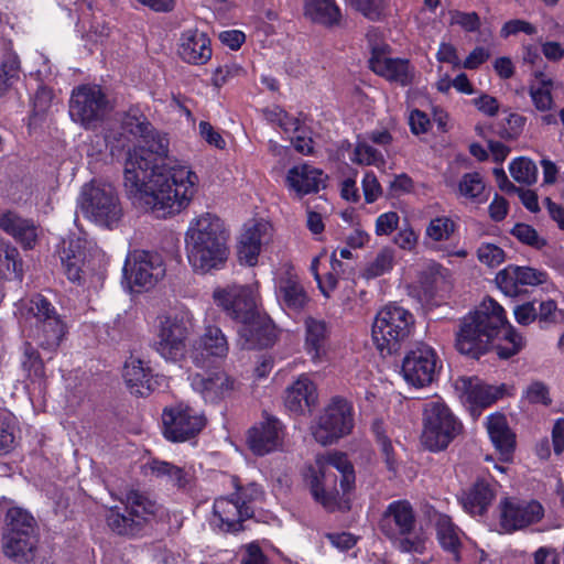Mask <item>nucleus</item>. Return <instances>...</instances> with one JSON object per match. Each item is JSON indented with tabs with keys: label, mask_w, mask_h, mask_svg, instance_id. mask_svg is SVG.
<instances>
[{
	"label": "nucleus",
	"mask_w": 564,
	"mask_h": 564,
	"mask_svg": "<svg viewBox=\"0 0 564 564\" xmlns=\"http://www.w3.org/2000/svg\"><path fill=\"white\" fill-rule=\"evenodd\" d=\"M122 129L143 141L129 152L124 164V188L135 206L166 218L184 210L193 199L198 176L183 164L160 165L169 142L155 133L139 107H130L121 118Z\"/></svg>",
	"instance_id": "obj_1"
},
{
	"label": "nucleus",
	"mask_w": 564,
	"mask_h": 564,
	"mask_svg": "<svg viewBox=\"0 0 564 564\" xmlns=\"http://www.w3.org/2000/svg\"><path fill=\"white\" fill-rule=\"evenodd\" d=\"M503 329V343L494 346L500 359H509L523 347V337L508 323L503 307L495 300H485L471 314L464 317L456 334V348L460 354L479 358L491 340Z\"/></svg>",
	"instance_id": "obj_2"
},
{
	"label": "nucleus",
	"mask_w": 564,
	"mask_h": 564,
	"mask_svg": "<svg viewBox=\"0 0 564 564\" xmlns=\"http://www.w3.org/2000/svg\"><path fill=\"white\" fill-rule=\"evenodd\" d=\"M228 235L223 220L205 213L194 218L185 232V248L189 264L197 273H209L224 268L228 260Z\"/></svg>",
	"instance_id": "obj_3"
},
{
	"label": "nucleus",
	"mask_w": 564,
	"mask_h": 564,
	"mask_svg": "<svg viewBox=\"0 0 564 564\" xmlns=\"http://www.w3.org/2000/svg\"><path fill=\"white\" fill-rule=\"evenodd\" d=\"M334 469L340 474L343 492H348L355 484V471L344 453L332 452L318 455L315 464L310 466L305 474V480L314 500L328 510L336 507L339 497L337 475L333 471Z\"/></svg>",
	"instance_id": "obj_4"
},
{
	"label": "nucleus",
	"mask_w": 564,
	"mask_h": 564,
	"mask_svg": "<svg viewBox=\"0 0 564 564\" xmlns=\"http://www.w3.org/2000/svg\"><path fill=\"white\" fill-rule=\"evenodd\" d=\"M382 534L401 553L424 554L429 538L422 529L416 530V514L413 506L405 499L388 505L379 522Z\"/></svg>",
	"instance_id": "obj_5"
},
{
	"label": "nucleus",
	"mask_w": 564,
	"mask_h": 564,
	"mask_svg": "<svg viewBox=\"0 0 564 564\" xmlns=\"http://www.w3.org/2000/svg\"><path fill=\"white\" fill-rule=\"evenodd\" d=\"M120 501L123 509L118 506L110 507L105 516L108 528L118 535L139 534L159 510L154 500L135 489L127 491Z\"/></svg>",
	"instance_id": "obj_6"
},
{
	"label": "nucleus",
	"mask_w": 564,
	"mask_h": 564,
	"mask_svg": "<svg viewBox=\"0 0 564 564\" xmlns=\"http://www.w3.org/2000/svg\"><path fill=\"white\" fill-rule=\"evenodd\" d=\"M422 424L421 442L432 452L447 448L463 431L462 422L441 400H430L424 403Z\"/></svg>",
	"instance_id": "obj_7"
},
{
	"label": "nucleus",
	"mask_w": 564,
	"mask_h": 564,
	"mask_svg": "<svg viewBox=\"0 0 564 564\" xmlns=\"http://www.w3.org/2000/svg\"><path fill=\"white\" fill-rule=\"evenodd\" d=\"M79 208L86 218L107 228L116 227L123 215L116 188L99 181H91L83 186Z\"/></svg>",
	"instance_id": "obj_8"
},
{
	"label": "nucleus",
	"mask_w": 564,
	"mask_h": 564,
	"mask_svg": "<svg viewBox=\"0 0 564 564\" xmlns=\"http://www.w3.org/2000/svg\"><path fill=\"white\" fill-rule=\"evenodd\" d=\"M194 332V317L187 310L159 318L155 351L166 361L178 362L187 352V340Z\"/></svg>",
	"instance_id": "obj_9"
},
{
	"label": "nucleus",
	"mask_w": 564,
	"mask_h": 564,
	"mask_svg": "<svg viewBox=\"0 0 564 564\" xmlns=\"http://www.w3.org/2000/svg\"><path fill=\"white\" fill-rule=\"evenodd\" d=\"M413 315L401 306L387 305L380 310L372 324V340L382 356L395 354L409 337Z\"/></svg>",
	"instance_id": "obj_10"
},
{
	"label": "nucleus",
	"mask_w": 564,
	"mask_h": 564,
	"mask_svg": "<svg viewBox=\"0 0 564 564\" xmlns=\"http://www.w3.org/2000/svg\"><path fill=\"white\" fill-rule=\"evenodd\" d=\"M28 314L34 319L37 344L44 349H56L66 334V325L54 305L43 295L36 294L30 300Z\"/></svg>",
	"instance_id": "obj_11"
},
{
	"label": "nucleus",
	"mask_w": 564,
	"mask_h": 564,
	"mask_svg": "<svg viewBox=\"0 0 564 564\" xmlns=\"http://www.w3.org/2000/svg\"><path fill=\"white\" fill-rule=\"evenodd\" d=\"M109 111V101L97 85H83L73 90L69 116L85 129L96 128Z\"/></svg>",
	"instance_id": "obj_12"
},
{
	"label": "nucleus",
	"mask_w": 564,
	"mask_h": 564,
	"mask_svg": "<svg viewBox=\"0 0 564 564\" xmlns=\"http://www.w3.org/2000/svg\"><path fill=\"white\" fill-rule=\"evenodd\" d=\"M354 426L352 408L341 398L334 397L318 417L313 430L314 438L323 444H332L338 438L349 434Z\"/></svg>",
	"instance_id": "obj_13"
},
{
	"label": "nucleus",
	"mask_w": 564,
	"mask_h": 564,
	"mask_svg": "<svg viewBox=\"0 0 564 564\" xmlns=\"http://www.w3.org/2000/svg\"><path fill=\"white\" fill-rule=\"evenodd\" d=\"M441 368L436 351L427 345H420L404 356L401 373L410 386L423 388L436 379Z\"/></svg>",
	"instance_id": "obj_14"
},
{
	"label": "nucleus",
	"mask_w": 564,
	"mask_h": 564,
	"mask_svg": "<svg viewBox=\"0 0 564 564\" xmlns=\"http://www.w3.org/2000/svg\"><path fill=\"white\" fill-rule=\"evenodd\" d=\"M165 264L160 254L144 250L130 253L123 265V276L130 286L150 290L165 275Z\"/></svg>",
	"instance_id": "obj_15"
},
{
	"label": "nucleus",
	"mask_w": 564,
	"mask_h": 564,
	"mask_svg": "<svg viewBox=\"0 0 564 564\" xmlns=\"http://www.w3.org/2000/svg\"><path fill=\"white\" fill-rule=\"evenodd\" d=\"M162 423L165 438L181 443L197 436L206 417L188 405L177 404L163 410Z\"/></svg>",
	"instance_id": "obj_16"
},
{
	"label": "nucleus",
	"mask_w": 564,
	"mask_h": 564,
	"mask_svg": "<svg viewBox=\"0 0 564 564\" xmlns=\"http://www.w3.org/2000/svg\"><path fill=\"white\" fill-rule=\"evenodd\" d=\"M214 302L237 322L248 321L258 312V283L253 285H229L213 293Z\"/></svg>",
	"instance_id": "obj_17"
},
{
	"label": "nucleus",
	"mask_w": 564,
	"mask_h": 564,
	"mask_svg": "<svg viewBox=\"0 0 564 564\" xmlns=\"http://www.w3.org/2000/svg\"><path fill=\"white\" fill-rule=\"evenodd\" d=\"M454 387L460 401L475 419L480 415L482 409L490 406L503 395V386H489L477 377H459L455 380Z\"/></svg>",
	"instance_id": "obj_18"
},
{
	"label": "nucleus",
	"mask_w": 564,
	"mask_h": 564,
	"mask_svg": "<svg viewBox=\"0 0 564 564\" xmlns=\"http://www.w3.org/2000/svg\"><path fill=\"white\" fill-rule=\"evenodd\" d=\"M253 516L247 500L240 502L235 495L215 500L212 524L223 532L235 533L245 529L243 522Z\"/></svg>",
	"instance_id": "obj_19"
},
{
	"label": "nucleus",
	"mask_w": 564,
	"mask_h": 564,
	"mask_svg": "<svg viewBox=\"0 0 564 564\" xmlns=\"http://www.w3.org/2000/svg\"><path fill=\"white\" fill-rule=\"evenodd\" d=\"M543 507L538 501H521L507 498L500 503V524L508 531H516L540 521Z\"/></svg>",
	"instance_id": "obj_20"
},
{
	"label": "nucleus",
	"mask_w": 564,
	"mask_h": 564,
	"mask_svg": "<svg viewBox=\"0 0 564 564\" xmlns=\"http://www.w3.org/2000/svg\"><path fill=\"white\" fill-rule=\"evenodd\" d=\"M191 384L209 403H218L229 398L238 387L237 380L224 370L195 373L191 378Z\"/></svg>",
	"instance_id": "obj_21"
},
{
	"label": "nucleus",
	"mask_w": 564,
	"mask_h": 564,
	"mask_svg": "<svg viewBox=\"0 0 564 564\" xmlns=\"http://www.w3.org/2000/svg\"><path fill=\"white\" fill-rule=\"evenodd\" d=\"M547 281L544 271L509 264L496 275L498 288L508 296H518L522 286H536Z\"/></svg>",
	"instance_id": "obj_22"
},
{
	"label": "nucleus",
	"mask_w": 564,
	"mask_h": 564,
	"mask_svg": "<svg viewBox=\"0 0 564 564\" xmlns=\"http://www.w3.org/2000/svg\"><path fill=\"white\" fill-rule=\"evenodd\" d=\"M282 436V423L274 416H267L249 430L247 441L253 454L263 456L281 445Z\"/></svg>",
	"instance_id": "obj_23"
},
{
	"label": "nucleus",
	"mask_w": 564,
	"mask_h": 564,
	"mask_svg": "<svg viewBox=\"0 0 564 564\" xmlns=\"http://www.w3.org/2000/svg\"><path fill=\"white\" fill-rule=\"evenodd\" d=\"M275 292L280 304L290 311L300 312L308 302V295L293 268L289 267L279 274Z\"/></svg>",
	"instance_id": "obj_24"
},
{
	"label": "nucleus",
	"mask_w": 564,
	"mask_h": 564,
	"mask_svg": "<svg viewBox=\"0 0 564 564\" xmlns=\"http://www.w3.org/2000/svg\"><path fill=\"white\" fill-rule=\"evenodd\" d=\"M238 334L243 349L268 347L273 344L274 334L270 318L260 311L248 321L240 322Z\"/></svg>",
	"instance_id": "obj_25"
},
{
	"label": "nucleus",
	"mask_w": 564,
	"mask_h": 564,
	"mask_svg": "<svg viewBox=\"0 0 564 564\" xmlns=\"http://www.w3.org/2000/svg\"><path fill=\"white\" fill-rule=\"evenodd\" d=\"M316 402V386L306 375H301L285 389L284 405L293 414L304 415L311 413Z\"/></svg>",
	"instance_id": "obj_26"
},
{
	"label": "nucleus",
	"mask_w": 564,
	"mask_h": 564,
	"mask_svg": "<svg viewBox=\"0 0 564 564\" xmlns=\"http://www.w3.org/2000/svg\"><path fill=\"white\" fill-rule=\"evenodd\" d=\"M212 53L210 40L205 32L193 29L182 33L178 55L184 62L202 65L210 59Z\"/></svg>",
	"instance_id": "obj_27"
},
{
	"label": "nucleus",
	"mask_w": 564,
	"mask_h": 564,
	"mask_svg": "<svg viewBox=\"0 0 564 564\" xmlns=\"http://www.w3.org/2000/svg\"><path fill=\"white\" fill-rule=\"evenodd\" d=\"M0 229L10 235L24 249H33L37 240V227L32 219L13 210H0Z\"/></svg>",
	"instance_id": "obj_28"
},
{
	"label": "nucleus",
	"mask_w": 564,
	"mask_h": 564,
	"mask_svg": "<svg viewBox=\"0 0 564 564\" xmlns=\"http://www.w3.org/2000/svg\"><path fill=\"white\" fill-rule=\"evenodd\" d=\"M228 351L229 344L223 330L209 325L194 345L192 358L197 366H204L205 357L225 358Z\"/></svg>",
	"instance_id": "obj_29"
},
{
	"label": "nucleus",
	"mask_w": 564,
	"mask_h": 564,
	"mask_svg": "<svg viewBox=\"0 0 564 564\" xmlns=\"http://www.w3.org/2000/svg\"><path fill=\"white\" fill-rule=\"evenodd\" d=\"M369 66L376 74L402 86L409 85L412 80V72L406 59L388 57L377 48L372 51Z\"/></svg>",
	"instance_id": "obj_30"
},
{
	"label": "nucleus",
	"mask_w": 564,
	"mask_h": 564,
	"mask_svg": "<svg viewBox=\"0 0 564 564\" xmlns=\"http://www.w3.org/2000/svg\"><path fill=\"white\" fill-rule=\"evenodd\" d=\"M496 497L491 480L479 478L460 497L463 508L473 516H482Z\"/></svg>",
	"instance_id": "obj_31"
},
{
	"label": "nucleus",
	"mask_w": 564,
	"mask_h": 564,
	"mask_svg": "<svg viewBox=\"0 0 564 564\" xmlns=\"http://www.w3.org/2000/svg\"><path fill=\"white\" fill-rule=\"evenodd\" d=\"M123 379L131 393L145 397L154 389V379L150 367L138 357L131 356L123 367Z\"/></svg>",
	"instance_id": "obj_32"
},
{
	"label": "nucleus",
	"mask_w": 564,
	"mask_h": 564,
	"mask_svg": "<svg viewBox=\"0 0 564 564\" xmlns=\"http://www.w3.org/2000/svg\"><path fill=\"white\" fill-rule=\"evenodd\" d=\"M286 183L299 196L317 193L325 187L323 172L307 164L290 169Z\"/></svg>",
	"instance_id": "obj_33"
},
{
	"label": "nucleus",
	"mask_w": 564,
	"mask_h": 564,
	"mask_svg": "<svg viewBox=\"0 0 564 564\" xmlns=\"http://www.w3.org/2000/svg\"><path fill=\"white\" fill-rule=\"evenodd\" d=\"M304 15L311 22L328 29L343 24V12L336 0H304Z\"/></svg>",
	"instance_id": "obj_34"
},
{
	"label": "nucleus",
	"mask_w": 564,
	"mask_h": 564,
	"mask_svg": "<svg viewBox=\"0 0 564 564\" xmlns=\"http://www.w3.org/2000/svg\"><path fill=\"white\" fill-rule=\"evenodd\" d=\"M37 544L36 535H28L14 532H3L2 550L7 557L19 562L28 563L33 560Z\"/></svg>",
	"instance_id": "obj_35"
},
{
	"label": "nucleus",
	"mask_w": 564,
	"mask_h": 564,
	"mask_svg": "<svg viewBox=\"0 0 564 564\" xmlns=\"http://www.w3.org/2000/svg\"><path fill=\"white\" fill-rule=\"evenodd\" d=\"M487 431L496 449L508 459L514 449L516 436L506 416L501 413L490 414L487 417Z\"/></svg>",
	"instance_id": "obj_36"
},
{
	"label": "nucleus",
	"mask_w": 564,
	"mask_h": 564,
	"mask_svg": "<svg viewBox=\"0 0 564 564\" xmlns=\"http://www.w3.org/2000/svg\"><path fill=\"white\" fill-rule=\"evenodd\" d=\"M61 261L67 279L72 282L82 283L85 274V250L79 239L64 241Z\"/></svg>",
	"instance_id": "obj_37"
},
{
	"label": "nucleus",
	"mask_w": 564,
	"mask_h": 564,
	"mask_svg": "<svg viewBox=\"0 0 564 564\" xmlns=\"http://www.w3.org/2000/svg\"><path fill=\"white\" fill-rule=\"evenodd\" d=\"M264 229L265 225L256 224L241 234L237 246V254L241 263L250 267L257 264Z\"/></svg>",
	"instance_id": "obj_38"
},
{
	"label": "nucleus",
	"mask_w": 564,
	"mask_h": 564,
	"mask_svg": "<svg viewBox=\"0 0 564 564\" xmlns=\"http://www.w3.org/2000/svg\"><path fill=\"white\" fill-rule=\"evenodd\" d=\"M436 539L441 547L451 553L456 561L459 560L462 547L460 529L452 521L447 514H436L434 520Z\"/></svg>",
	"instance_id": "obj_39"
},
{
	"label": "nucleus",
	"mask_w": 564,
	"mask_h": 564,
	"mask_svg": "<svg viewBox=\"0 0 564 564\" xmlns=\"http://www.w3.org/2000/svg\"><path fill=\"white\" fill-rule=\"evenodd\" d=\"M326 324L310 318L306 321L305 347L314 362H318L326 354Z\"/></svg>",
	"instance_id": "obj_40"
},
{
	"label": "nucleus",
	"mask_w": 564,
	"mask_h": 564,
	"mask_svg": "<svg viewBox=\"0 0 564 564\" xmlns=\"http://www.w3.org/2000/svg\"><path fill=\"white\" fill-rule=\"evenodd\" d=\"M150 470L153 476L161 478L180 489H185L189 486L192 480L189 471L164 460H152L150 463Z\"/></svg>",
	"instance_id": "obj_41"
},
{
	"label": "nucleus",
	"mask_w": 564,
	"mask_h": 564,
	"mask_svg": "<svg viewBox=\"0 0 564 564\" xmlns=\"http://www.w3.org/2000/svg\"><path fill=\"white\" fill-rule=\"evenodd\" d=\"M6 532H17L28 535L35 534V520L30 512L22 508H11L6 514Z\"/></svg>",
	"instance_id": "obj_42"
},
{
	"label": "nucleus",
	"mask_w": 564,
	"mask_h": 564,
	"mask_svg": "<svg viewBox=\"0 0 564 564\" xmlns=\"http://www.w3.org/2000/svg\"><path fill=\"white\" fill-rule=\"evenodd\" d=\"M20 59L13 52L3 55L0 63V97L4 96L19 79Z\"/></svg>",
	"instance_id": "obj_43"
},
{
	"label": "nucleus",
	"mask_w": 564,
	"mask_h": 564,
	"mask_svg": "<svg viewBox=\"0 0 564 564\" xmlns=\"http://www.w3.org/2000/svg\"><path fill=\"white\" fill-rule=\"evenodd\" d=\"M484 191L485 183L478 172L464 174L458 183L459 195L477 203H481L486 199L482 197Z\"/></svg>",
	"instance_id": "obj_44"
},
{
	"label": "nucleus",
	"mask_w": 564,
	"mask_h": 564,
	"mask_svg": "<svg viewBox=\"0 0 564 564\" xmlns=\"http://www.w3.org/2000/svg\"><path fill=\"white\" fill-rule=\"evenodd\" d=\"M509 171L518 183L531 185L536 182L538 167L535 163L527 158H518L510 163Z\"/></svg>",
	"instance_id": "obj_45"
},
{
	"label": "nucleus",
	"mask_w": 564,
	"mask_h": 564,
	"mask_svg": "<svg viewBox=\"0 0 564 564\" xmlns=\"http://www.w3.org/2000/svg\"><path fill=\"white\" fill-rule=\"evenodd\" d=\"M394 254L389 248H383L376 258L367 264L364 271L366 279H373L389 272L393 267Z\"/></svg>",
	"instance_id": "obj_46"
},
{
	"label": "nucleus",
	"mask_w": 564,
	"mask_h": 564,
	"mask_svg": "<svg viewBox=\"0 0 564 564\" xmlns=\"http://www.w3.org/2000/svg\"><path fill=\"white\" fill-rule=\"evenodd\" d=\"M455 231V223L448 217H436L426 227V236L433 241L448 240Z\"/></svg>",
	"instance_id": "obj_47"
},
{
	"label": "nucleus",
	"mask_w": 564,
	"mask_h": 564,
	"mask_svg": "<svg viewBox=\"0 0 564 564\" xmlns=\"http://www.w3.org/2000/svg\"><path fill=\"white\" fill-rule=\"evenodd\" d=\"M372 431L376 435L377 443L380 447L381 454L384 458L387 468L395 473L397 471V459L394 458L393 447L391 441L387 436L381 423L376 422L372 425Z\"/></svg>",
	"instance_id": "obj_48"
},
{
	"label": "nucleus",
	"mask_w": 564,
	"mask_h": 564,
	"mask_svg": "<svg viewBox=\"0 0 564 564\" xmlns=\"http://www.w3.org/2000/svg\"><path fill=\"white\" fill-rule=\"evenodd\" d=\"M522 398L530 404H542L544 406L552 404L550 388L540 380L532 381L523 391Z\"/></svg>",
	"instance_id": "obj_49"
},
{
	"label": "nucleus",
	"mask_w": 564,
	"mask_h": 564,
	"mask_svg": "<svg viewBox=\"0 0 564 564\" xmlns=\"http://www.w3.org/2000/svg\"><path fill=\"white\" fill-rule=\"evenodd\" d=\"M510 232L519 241L534 249L541 250L546 246V240L541 237L532 226L528 224H517Z\"/></svg>",
	"instance_id": "obj_50"
},
{
	"label": "nucleus",
	"mask_w": 564,
	"mask_h": 564,
	"mask_svg": "<svg viewBox=\"0 0 564 564\" xmlns=\"http://www.w3.org/2000/svg\"><path fill=\"white\" fill-rule=\"evenodd\" d=\"M351 161L361 165H381L384 164V159L381 152L366 142H358Z\"/></svg>",
	"instance_id": "obj_51"
},
{
	"label": "nucleus",
	"mask_w": 564,
	"mask_h": 564,
	"mask_svg": "<svg viewBox=\"0 0 564 564\" xmlns=\"http://www.w3.org/2000/svg\"><path fill=\"white\" fill-rule=\"evenodd\" d=\"M21 365L30 377L41 378L44 376V364L40 354L30 344L24 345Z\"/></svg>",
	"instance_id": "obj_52"
},
{
	"label": "nucleus",
	"mask_w": 564,
	"mask_h": 564,
	"mask_svg": "<svg viewBox=\"0 0 564 564\" xmlns=\"http://www.w3.org/2000/svg\"><path fill=\"white\" fill-rule=\"evenodd\" d=\"M350 7L371 21L382 18L384 11L383 0H345Z\"/></svg>",
	"instance_id": "obj_53"
},
{
	"label": "nucleus",
	"mask_w": 564,
	"mask_h": 564,
	"mask_svg": "<svg viewBox=\"0 0 564 564\" xmlns=\"http://www.w3.org/2000/svg\"><path fill=\"white\" fill-rule=\"evenodd\" d=\"M507 126L499 124L496 129V133L505 140H513L516 139L522 131L525 118L523 116H520L518 113H511L506 119Z\"/></svg>",
	"instance_id": "obj_54"
},
{
	"label": "nucleus",
	"mask_w": 564,
	"mask_h": 564,
	"mask_svg": "<svg viewBox=\"0 0 564 564\" xmlns=\"http://www.w3.org/2000/svg\"><path fill=\"white\" fill-rule=\"evenodd\" d=\"M477 257L481 263L494 268L505 261V251L494 243H481Z\"/></svg>",
	"instance_id": "obj_55"
},
{
	"label": "nucleus",
	"mask_w": 564,
	"mask_h": 564,
	"mask_svg": "<svg viewBox=\"0 0 564 564\" xmlns=\"http://www.w3.org/2000/svg\"><path fill=\"white\" fill-rule=\"evenodd\" d=\"M451 24H457L467 32H475L480 28V18L476 12H451Z\"/></svg>",
	"instance_id": "obj_56"
},
{
	"label": "nucleus",
	"mask_w": 564,
	"mask_h": 564,
	"mask_svg": "<svg viewBox=\"0 0 564 564\" xmlns=\"http://www.w3.org/2000/svg\"><path fill=\"white\" fill-rule=\"evenodd\" d=\"M519 32H523L525 34L533 35L536 33V28L533 24H531L524 20L514 19V20H510V21L506 22L502 25L500 35L502 37H508L510 35L517 34Z\"/></svg>",
	"instance_id": "obj_57"
},
{
	"label": "nucleus",
	"mask_w": 564,
	"mask_h": 564,
	"mask_svg": "<svg viewBox=\"0 0 564 564\" xmlns=\"http://www.w3.org/2000/svg\"><path fill=\"white\" fill-rule=\"evenodd\" d=\"M4 261L7 263V269L12 271L14 278L21 280L23 275L22 269V260L20 259V253L18 249L10 243L4 245Z\"/></svg>",
	"instance_id": "obj_58"
},
{
	"label": "nucleus",
	"mask_w": 564,
	"mask_h": 564,
	"mask_svg": "<svg viewBox=\"0 0 564 564\" xmlns=\"http://www.w3.org/2000/svg\"><path fill=\"white\" fill-rule=\"evenodd\" d=\"M530 97L539 111H547L553 106V97L549 88L530 87Z\"/></svg>",
	"instance_id": "obj_59"
},
{
	"label": "nucleus",
	"mask_w": 564,
	"mask_h": 564,
	"mask_svg": "<svg viewBox=\"0 0 564 564\" xmlns=\"http://www.w3.org/2000/svg\"><path fill=\"white\" fill-rule=\"evenodd\" d=\"M365 199L368 204L373 203L381 195V186L372 172H367L362 180Z\"/></svg>",
	"instance_id": "obj_60"
},
{
	"label": "nucleus",
	"mask_w": 564,
	"mask_h": 564,
	"mask_svg": "<svg viewBox=\"0 0 564 564\" xmlns=\"http://www.w3.org/2000/svg\"><path fill=\"white\" fill-rule=\"evenodd\" d=\"M399 223V215L394 212H389L380 215L376 221V234L379 236L390 235L393 232Z\"/></svg>",
	"instance_id": "obj_61"
},
{
	"label": "nucleus",
	"mask_w": 564,
	"mask_h": 564,
	"mask_svg": "<svg viewBox=\"0 0 564 564\" xmlns=\"http://www.w3.org/2000/svg\"><path fill=\"white\" fill-rule=\"evenodd\" d=\"M514 318L520 325H529L538 318L534 302H525L513 310Z\"/></svg>",
	"instance_id": "obj_62"
},
{
	"label": "nucleus",
	"mask_w": 564,
	"mask_h": 564,
	"mask_svg": "<svg viewBox=\"0 0 564 564\" xmlns=\"http://www.w3.org/2000/svg\"><path fill=\"white\" fill-rule=\"evenodd\" d=\"M199 132L202 138L209 143L210 145L216 147L217 149H224L226 145V141L220 135L219 132H217L213 126L207 121H200L199 123Z\"/></svg>",
	"instance_id": "obj_63"
},
{
	"label": "nucleus",
	"mask_w": 564,
	"mask_h": 564,
	"mask_svg": "<svg viewBox=\"0 0 564 564\" xmlns=\"http://www.w3.org/2000/svg\"><path fill=\"white\" fill-rule=\"evenodd\" d=\"M243 69L236 64H225L217 67L214 74V83L216 86L224 85L229 78L239 76Z\"/></svg>",
	"instance_id": "obj_64"
}]
</instances>
